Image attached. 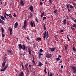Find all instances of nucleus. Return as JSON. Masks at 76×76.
<instances>
[{
    "label": "nucleus",
    "instance_id": "62",
    "mask_svg": "<svg viewBox=\"0 0 76 76\" xmlns=\"http://www.w3.org/2000/svg\"><path fill=\"white\" fill-rule=\"evenodd\" d=\"M62 63V61H60L59 62V63Z\"/></svg>",
    "mask_w": 76,
    "mask_h": 76
},
{
    "label": "nucleus",
    "instance_id": "16",
    "mask_svg": "<svg viewBox=\"0 0 76 76\" xmlns=\"http://www.w3.org/2000/svg\"><path fill=\"white\" fill-rule=\"evenodd\" d=\"M1 18L2 20H5V19L4 18V17L1 16Z\"/></svg>",
    "mask_w": 76,
    "mask_h": 76
},
{
    "label": "nucleus",
    "instance_id": "48",
    "mask_svg": "<svg viewBox=\"0 0 76 76\" xmlns=\"http://www.w3.org/2000/svg\"><path fill=\"white\" fill-rule=\"evenodd\" d=\"M46 35H48V31H47L46 32Z\"/></svg>",
    "mask_w": 76,
    "mask_h": 76
},
{
    "label": "nucleus",
    "instance_id": "25",
    "mask_svg": "<svg viewBox=\"0 0 76 76\" xmlns=\"http://www.w3.org/2000/svg\"><path fill=\"white\" fill-rule=\"evenodd\" d=\"M72 27H76V24H73L72 26Z\"/></svg>",
    "mask_w": 76,
    "mask_h": 76
},
{
    "label": "nucleus",
    "instance_id": "46",
    "mask_svg": "<svg viewBox=\"0 0 76 76\" xmlns=\"http://www.w3.org/2000/svg\"><path fill=\"white\" fill-rule=\"evenodd\" d=\"M46 17H43V20H44L45 19H46Z\"/></svg>",
    "mask_w": 76,
    "mask_h": 76
},
{
    "label": "nucleus",
    "instance_id": "63",
    "mask_svg": "<svg viewBox=\"0 0 76 76\" xmlns=\"http://www.w3.org/2000/svg\"><path fill=\"white\" fill-rule=\"evenodd\" d=\"M44 15V12H43L42 13V15Z\"/></svg>",
    "mask_w": 76,
    "mask_h": 76
},
{
    "label": "nucleus",
    "instance_id": "19",
    "mask_svg": "<svg viewBox=\"0 0 76 76\" xmlns=\"http://www.w3.org/2000/svg\"><path fill=\"white\" fill-rule=\"evenodd\" d=\"M30 25H31L32 28H33V27H34V25H33V23L32 21H31Z\"/></svg>",
    "mask_w": 76,
    "mask_h": 76
},
{
    "label": "nucleus",
    "instance_id": "36",
    "mask_svg": "<svg viewBox=\"0 0 76 76\" xmlns=\"http://www.w3.org/2000/svg\"><path fill=\"white\" fill-rule=\"evenodd\" d=\"M43 35H46V31L45 30V32L43 33Z\"/></svg>",
    "mask_w": 76,
    "mask_h": 76
},
{
    "label": "nucleus",
    "instance_id": "15",
    "mask_svg": "<svg viewBox=\"0 0 76 76\" xmlns=\"http://www.w3.org/2000/svg\"><path fill=\"white\" fill-rule=\"evenodd\" d=\"M18 25V23L17 22H16L14 25V27L15 28H17Z\"/></svg>",
    "mask_w": 76,
    "mask_h": 76
},
{
    "label": "nucleus",
    "instance_id": "4",
    "mask_svg": "<svg viewBox=\"0 0 76 76\" xmlns=\"http://www.w3.org/2000/svg\"><path fill=\"white\" fill-rule=\"evenodd\" d=\"M46 57L47 58H51V54L50 53L46 54Z\"/></svg>",
    "mask_w": 76,
    "mask_h": 76
},
{
    "label": "nucleus",
    "instance_id": "41",
    "mask_svg": "<svg viewBox=\"0 0 76 76\" xmlns=\"http://www.w3.org/2000/svg\"><path fill=\"white\" fill-rule=\"evenodd\" d=\"M28 51H30V50H31V48L29 47V48H28Z\"/></svg>",
    "mask_w": 76,
    "mask_h": 76
},
{
    "label": "nucleus",
    "instance_id": "21",
    "mask_svg": "<svg viewBox=\"0 0 76 76\" xmlns=\"http://www.w3.org/2000/svg\"><path fill=\"white\" fill-rule=\"evenodd\" d=\"M69 6H70V9H73V7H73L72 5L70 4H68Z\"/></svg>",
    "mask_w": 76,
    "mask_h": 76
},
{
    "label": "nucleus",
    "instance_id": "58",
    "mask_svg": "<svg viewBox=\"0 0 76 76\" xmlns=\"http://www.w3.org/2000/svg\"><path fill=\"white\" fill-rule=\"evenodd\" d=\"M46 37H47L46 38H48V37H49L48 35H46Z\"/></svg>",
    "mask_w": 76,
    "mask_h": 76
},
{
    "label": "nucleus",
    "instance_id": "6",
    "mask_svg": "<svg viewBox=\"0 0 76 76\" xmlns=\"http://www.w3.org/2000/svg\"><path fill=\"white\" fill-rule=\"evenodd\" d=\"M24 4H24L23 2L21 0L20 1V6H24Z\"/></svg>",
    "mask_w": 76,
    "mask_h": 76
},
{
    "label": "nucleus",
    "instance_id": "43",
    "mask_svg": "<svg viewBox=\"0 0 76 76\" xmlns=\"http://www.w3.org/2000/svg\"><path fill=\"white\" fill-rule=\"evenodd\" d=\"M39 56H43V54L42 53H39Z\"/></svg>",
    "mask_w": 76,
    "mask_h": 76
},
{
    "label": "nucleus",
    "instance_id": "5",
    "mask_svg": "<svg viewBox=\"0 0 76 76\" xmlns=\"http://www.w3.org/2000/svg\"><path fill=\"white\" fill-rule=\"evenodd\" d=\"M28 64L27 63L25 64L24 65V66H25L24 67L26 69V70H28Z\"/></svg>",
    "mask_w": 76,
    "mask_h": 76
},
{
    "label": "nucleus",
    "instance_id": "26",
    "mask_svg": "<svg viewBox=\"0 0 76 76\" xmlns=\"http://www.w3.org/2000/svg\"><path fill=\"white\" fill-rule=\"evenodd\" d=\"M1 29L2 32H4V29L3 28V27H1Z\"/></svg>",
    "mask_w": 76,
    "mask_h": 76
},
{
    "label": "nucleus",
    "instance_id": "38",
    "mask_svg": "<svg viewBox=\"0 0 76 76\" xmlns=\"http://www.w3.org/2000/svg\"><path fill=\"white\" fill-rule=\"evenodd\" d=\"M9 29L10 32H12V28L10 29Z\"/></svg>",
    "mask_w": 76,
    "mask_h": 76
},
{
    "label": "nucleus",
    "instance_id": "24",
    "mask_svg": "<svg viewBox=\"0 0 76 76\" xmlns=\"http://www.w3.org/2000/svg\"><path fill=\"white\" fill-rule=\"evenodd\" d=\"M28 52L29 53V54H30V55H32V53H31V50H28Z\"/></svg>",
    "mask_w": 76,
    "mask_h": 76
},
{
    "label": "nucleus",
    "instance_id": "57",
    "mask_svg": "<svg viewBox=\"0 0 76 76\" xmlns=\"http://www.w3.org/2000/svg\"><path fill=\"white\" fill-rule=\"evenodd\" d=\"M28 67H31V64L29 65L28 66Z\"/></svg>",
    "mask_w": 76,
    "mask_h": 76
},
{
    "label": "nucleus",
    "instance_id": "14",
    "mask_svg": "<svg viewBox=\"0 0 76 76\" xmlns=\"http://www.w3.org/2000/svg\"><path fill=\"white\" fill-rule=\"evenodd\" d=\"M5 63H6V62H4L2 63V66L3 67H4L5 66V65H6V64Z\"/></svg>",
    "mask_w": 76,
    "mask_h": 76
},
{
    "label": "nucleus",
    "instance_id": "17",
    "mask_svg": "<svg viewBox=\"0 0 76 76\" xmlns=\"http://www.w3.org/2000/svg\"><path fill=\"white\" fill-rule=\"evenodd\" d=\"M47 70V67H45V69L44 70V72L45 73V74H47V71H46Z\"/></svg>",
    "mask_w": 76,
    "mask_h": 76
},
{
    "label": "nucleus",
    "instance_id": "53",
    "mask_svg": "<svg viewBox=\"0 0 76 76\" xmlns=\"http://www.w3.org/2000/svg\"><path fill=\"white\" fill-rule=\"evenodd\" d=\"M6 68H4V67L3 69H4V71H5V70H6Z\"/></svg>",
    "mask_w": 76,
    "mask_h": 76
},
{
    "label": "nucleus",
    "instance_id": "50",
    "mask_svg": "<svg viewBox=\"0 0 76 76\" xmlns=\"http://www.w3.org/2000/svg\"><path fill=\"white\" fill-rule=\"evenodd\" d=\"M61 69H63V66L62 65L61 67Z\"/></svg>",
    "mask_w": 76,
    "mask_h": 76
},
{
    "label": "nucleus",
    "instance_id": "1",
    "mask_svg": "<svg viewBox=\"0 0 76 76\" xmlns=\"http://www.w3.org/2000/svg\"><path fill=\"white\" fill-rule=\"evenodd\" d=\"M18 47L20 51V50H21V49H22V50H23V51H25V46L24 44L23 45H22V44H19L18 45Z\"/></svg>",
    "mask_w": 76,
    "mask_h": 76
},
{
    "label": "nucleus",
    "instance_id": "23",
    "mask_svg": "<svg viewBox=\"0 0 76 76\" xmlns=\"http://www.w3.org/2000/svg\"><path fill=\"white\" fill-rule=\"evenodd\" d=\"M1 34H2V37H5V35H4V33L2 32Z\"/></svg>",
    "mask_w": 76,
    "mask_h": 76
},
{
    "label": "nucleus",
    "instance_id": "32",
    "mask_svg": "<svg viewBox=\"0 0 76 76\" xmlns=\"http://www.w3.org/2000/svg\"><path fill=\"white\" fill-rule=\"evenodd\" d=\"M57 10H56L54 11V13H57Z\"/></svg>",
    "mask_w": 76,
    "mask_h": 76
},
{
    "label": "nucleus",
    "instance_id": "33",
    "mask_svg": "<svg viewBox=\"0 0 76 76\" xmlns=\"http://www.w3.org/2000/svg\"><path fill=\"white\" fill-rule=\"evenodd\" d=\"M7 52H8V53H10V54L11 53V51H10L9 50H7Z\"/></svg>",
    "mask_w": 76,
    "mask_h": 76
},
{
    "label": "nucleus",
    "instance_id": "7",
    "mask_svg": "<svg viewBox=\"0 0 76 76\" xmlns=\"http://www.w3.org/2000/svg\"><path fill=\"white\" fill-rule=\"evenodd\" d=\"M24 76V74L23 73V72L22 71L21 72L19 75V76Z\"/></svg>",
    "mask_w": 76,
    "mask_h": 76
},
{
    "label": "nucleus",
    "instance_id": "12",
    "mask_svg": "<svg viewBox=\"0 0 76 76\" xmlns=\"http://www.w3.org/2000/svg\"><path fill=\"white\" fill-rule=\"evenodd\" d=\"M26 20H25L24 23V26H23L24 28H25V27H26Z\"/></svg>",
    "mask_w": 76,
    "mask_h": 76
},
{
    "label": "nucleus",
    "instance_id": "60",
    "mask_svg": "<svg viewBox=\"0 0 76 76\" xmlns=\"http://www.w3.org/2000/svg\"><path fill=\"white\" fill-rule=\"evenodd\" d=\"M75 29V28H73V27H71V29Z\"/></svg>",
    "mask_w": 76,
    "mask_h": 76
},
{
    "label": "nucleus",
    "instance_id": "56",
    "mask_svg": "<svg viewBox=\"0 0 76 76\" xmlns=\"http://www.w3.org/2000/svg\"><path fill=\"white\" fill-rule=\"evenodd\" d=\"M61 32H64L63 30H61Z\"/></svg>",
    "mask_w": 76,
    "mask_h": 76
},
{
    "label": "nucleus",
    "instance_id": "37",
    "mask_svg": "<svg viewBox=\"0 0 76 76\" xmlns=\"http://www.w3.org/2000/svg\"><path fill=\"white\" fill-rule=\"evenodd\" d=\"M35 20H36V22H38V19L37 18V17H36V19H35Z\"/></svg>",
    "mask_w": 76,
    "mask_h": 76
},
{
    "label": "nucleus",
    "instance_id": "40",
    "mask_svg": "<svg viewBox=\"0 0 76 76\" xmlns=\"http://www.w3.org/2000/svg\"><path fill=\"white\" fill-rule=\"evenodd\" d=\"M43 38L44 39H45V37H46V36L45 35H43Z\"/></svg>",
    "mask_w": 76,
    "mask_h": 76
},
{
    "label": "nucleus",
    "instance_id": "64",
    "mask_svg": "<svg viewBox=\"0 0 76 76\" xmlns=\"http://www.w3.org/2000/svg\"><path fill=\"white\" fill-rule=\"evenodd\" d=\"M58 57H59V58H60V57H61V56H60V55H59L58 56Z\"/></svg>",
    "mask_w": 76,
    "mask_h": 76
},
{
    "label": "nucleus",
    "instance_id": "27",
    "mask_svg": "<svg viewBox=\"0 0 76 76\" xmlns=\"http://www.w3.org/2000/svg\"><path fill=\"white\" fill-rule=\"evenodd\" d=\"M7 16H9L10 18H12V16L11 15V14L8 15Z\"/></svg>",
    "mask_w": 76,
    "mask_h": 76
},
{
    "label": "nucleus",
    "instance_id": "52",
    "mask_svg": "<svg viewBox=\"0 0 76 76\" xmlns=\"http://www.w3.org/2000/svg\"><path fill=\"white\" fill-rule=\"evenodd\" d=\"M67 38L68 39V41H70V39H69V38L68 37H67Z\"/></svg>",
    "mask_w": 76,
    "mask_h": 76
},
{
    "label": "nucleus",
    "instance_id": "8",
    "mask_svg": "<svg viewBox=\"0 0 76 76\" xmlns=\"http://www.w3.org/2000/svg\"><path fill=\"white\" fill-rule=\"evenodd\" d=\"M0 23H1L2 25H4V21L1 18H0Z\"/></svg>",
    "mask_w": 76,
    "mask_h": 76
},
{
    "label": "nucleus",
    "instance_id": "51",
    "mask_svg": "<svg viewBox=\"0 0 76 76\" xmlns=\"http://www.w3.org/2000/svg\"><path fill=\"white\" fill-rule=\"evenodd\" d=\"M40 4L41 6H42V2H40Z\"/></svg>",
    "mask_w": 76,
    "mask_h": 76
},
{
    "label": "nucleus",
    "instance_id": "59",
    "mask_svg": "<svg viewBox=\"0 0 76 76\" xmlns=\"http://www.w3.org/2000/svg\"><path fill=\"white\" fill-rule=\"evenodd\" d=\"M5 14L6 15H7V16H8V15H8L6 13V12H5Z\"/></svg>",
    "mask_w": 76,
    "mask_h": 76
},
{
    "label": "nucleus",
    "instance_id": "9",
    "mask_svg": "<svg viewBox=\"0 0 76 76\" xmlns=\"http://www.w3.org/2000/svg\"><path fill=\"white\" fill-rule=\"evenodd\" d=\"M66 23H67V21H66V19H64L63 22V24H64V25H66Z\"/></svg>",
    "mask_w": 76,
    "mask_h": 76
},
{
    "label": "nucleus",
    "instance_id": "35",
    "mask_svg": "<svg viewBox=\"0 0 76 76\" xmlns=\"http://www.w3.org/2000/svg\"><path fill=\"white\" fill-rule=\"evenodd\" d=\"M30 15H31V17H33V16H34V15H33V14H32V13H30Z\"/></svg>",
    "mask_w": 76,
    "mask_h": 76
},
{
    "label": "nucleus",
    "instance_id": "20",
    "mask_svg": "<svg viewBox=\"0 0 76 76\" xmlns=\"http://www.w3.org/2000/svg\"><path fill=\"white\" fill-rule=\"evenodd\" d=\"M37 41H41V39L40 37L37 38L36 39Z\"/></svg>",
    "mask_w": 76,
    "mask_h": 76
},
{
    "label": "nucleus",
    "instance_id": "34",
    "mask_svg": "<svg viewBox=\"0 0 76 76\" xmlns=\"http://www.w3.org/2000/svg\"><path fill=\"white\" fill-rule=\"evenodd\" d=\"M4 17L5 18L7 19V17H6V15L4 14Z\"/></svg>",
    "mask_w": 76,
    "mask_h": 76
},
{
    "label": "nucleus",
    "instance_id": "45",
    "mask_svg": "<svg viewBox=\"0 0 76 76\" xmlns=\"http://www.w3.org/2000/svg\"><path fill=\"white\" fill-rule=\"evenodd\" d=\"M67 9H68V12H70V8H68Z\"/></svg>",
    "mask_w": 76,
    "mask_h": 76
},
{
    "label": "nucleus",
    "instance_id": "11",
    "mask_svg": "<svg viewBox=\"0 0 76 76\" xmlns=\"http://www.w3.org/2000/svg\"><path fill=\"white\" fill-rule=\"evenodd\" d=\"M42 26H43L45 31H46V30H47V28H46V27H45V24H44V23H43L42 24Z\"/></svg>",
    "mask_w": 76,
    "mask_h": 76
},
{
    "label": "nucleus",
    "instance_id": "29",
    "mask_svg": "<svg viewBox=\"0 0 76 76\" xmlns=\"http://www.w3.org/2000/svg\"><path fill=\"white\" fill-rule=\"evenodd\" d=\"M67 47H68V45H67L65 47V50H67Z\"/></svg>",
    "mask_w": 76,
    "mask_h": 76
},
{
    "label": "nucleus",
    "instance_id": "44",
    "mask_svg": "<svg viewBox=\"0 0 76 76\" xmlns=\"http://www.w3.org/2000/svg\"><path fill=\"white\" fill-rule=\"evenodd\" d=\"M1 72H4V69H1Z\"/></svg>",
    "mask_w": 76,
    "mask_h": 76
},
{
    "label": "nucleus",
    "instance_id": "13",
    "mask_svg": "<svg viewBox=\"0 0 76 76\" xmlns=\"http://www.w3.org/2000/svg\"><path fill=\"white\" fill-rule=\"evenodd\" d=\"M43 65V64H42V63L39 62V65H38V66H42Z\"/></svg>",
    "mask_w": 76,
    "mask_h": 76
},
{
    "label": "nucleus",
    "instance_id": "30",
    "mask_svg": "<svg viewBox=\"0 0 76 76\" xmlns=\"http://www.w3.org/2000/svg\"><path fill=\"white\" fill-rule=\"evenodd\" d=\"M56 59V60H57V61H58L59 60H60V59L59 58V57L57 58Z\"/></svg>",
    "mask_w": 76,
    "mask_h": 76
},
{
    "label": "nucleus",
    "instance_id": "2",
    "mask_svg": "<svg viewBox=\"0 0 76 76\" xmlns=\"http://www.w3.org/2000/svg\"><path fill=\"white\" fill-rule=\"evenodd\" d=\"M72 69L73 70V72L74 73H76V67L74 66H72L71 67Z\"/></svg>",
    "mask_w": 76,
    "mask_h": 76
},
{
    "label": "nucleus",
    "instance_id": "28",
    "mask_svg": "<svg viewBox=\"0 0 76 76\" xmlns=\"http://www.w3.org/2000/svg\"><path fill=\"white\" fill-rule=\"evenodd\" d=\"M66 6L67 7V9L70 8V6H69V5L66 4Z\"/></svg>",
    "mask_w": 76,
    "mask_h": 76
},
{
    "label": "nucleus",
    "instance_id": "31",
    "mask_svg": "<svg viewBox=\"0 0 76 76\" xmlns=\"http://www.w3.org/2000/svg\"><path fill=\"white\" fill-rule=\"evenodd\" d=\"M43 52V50H42V49H40V50H39V52L40 53H42Z\"/></svg>",
    "mask_w": 76,
    "mask_h": 76
},
{
    "label": "nucleus",
    "instance_id": "3",
    "mask_svg": "<svg viewBox=\"0 0 76 76\" xmlns=\"http://www.w3.org/2000/svg\"><path fill=\"white\" fill-rule=\"evenodd\" d=\"M29 9L31 12H34V10H33V9H34V7H33V6L31 5L30 6Z\"/></svg>",
    "mask_w": 76,
    "mask_h": 76
},
{
    "label": "nucleus",
    "instance_id": "39",
    "mask_svg": "<svg viewBox=\"0 0 76 76\" xmlns=\"http://www.w3.org/2000/svg\"><path fill=\"white\" fill-rule=\"evenodd\" d=\"M72 4L74 6V7H75L76 6V4L75 3H73Z\"/></svg>",
    "mask_w": 76,
    "mask_h": 76
},
{
    "label": "nucleus",
    "instance_id": "49",
    "mask_svg": "<svg viewBox=\"0 0 76 76\" xmlns=\"http://www.w3.org/2000/svg\"><path fill=\"white\" fill-rule=\"evenodd\" d=\"M13 16L14 17H16V15H15V14L14 13L13 15Z\"/></svg>",
    "mask_w": 76,
    "mask_h": 76
},
{
    "label": "nucleus",
    "instance_id": "47",
    "mask_svg": "<svg viewBox=\"0 0 76 76\" xmlns=\"http://www.w3.org/2000/svg\"><path fill=\"white\" fill-rule=\"evenodd\" d=\"M33 64H34V66H35V65L36 64L35 63V62H34L33 63Z\"/></svg>",
    "mask_w": 76,
    "mask_h": 76
},
{
    "label": "nucleus",
    "instance_id": "54",
    "mask_svg": "<svg viewBox=\"0 0 76 76\" xmlns=\"http://www.w3.org/2000/svg\"><path fill=\"white\" fill-rule=\"evenodd\" d=\"M6 68H4V67L3 69H4V71H5V70H6Z\"/></svg>",
    "mask_w": 76,
    "mask_h": 76
},
{
    "label": "nucleus",
    "instance_id": "42",
    "mask_svg": "<svg viewBox=\"0 0 76 76\" xmlns=\"http://www.w3.org/2000/svg\"><path fill=\"white\" fill-rule=\"evenodd\" d=\"M38 58H39V59H40V58H41V56L39 55V56H38Z\"/></svg>",
    "mask_w": 76,
    "mask_h": 76
},
{
    "label": "nucleus",
    "instance_id": "18",
    "mask_svg": "<svg viewBox=\"0 0 76 76\" xmlns=\"http://www.w3.org/2000/svg\"><path fill=\"white\" fill-rule=\"evenodd\" d=\"M21 66H22V67L24 70H25V68H24V66H23V64L22 63L21 64Z\"/></svg>",
    "mask_w": 76,
    "mask_h": 76
},
{
    "label": "nucleus",
    "instance_id": "22",
    "mask_svg": "<svg viewBox=\"0 0 76 76\" xmlns=\"http://www.w3.org/2000/svg\"><path fill=\"white\" fill-rule=\"evenodd\" d=\"M76 49H75V47L74 46H72V50L74 51H75V50Z\"/></svg>",
    "mask_w": 76,
    "mask_h": 76
},
{
    "label": "nucleus",
    "instance_id": "61",
    "mask_svg": "<svg viewBox=\"0 0 76 76\" xmlns=\"http://www.w3.org/2000/svg\"><path fill=\"white\" fill-rule=\"evenodd\" d=\"M8 66H7V65H6L5 66V68H7V67Z\"/></svg>",
    "mask_w": 76,
    "mask_h": 76
},
{
    "label": "nucleus",
    "instance_id": "55",
    "mask_svg": "<svg viewBox=\"0 0 76 76\" xmlns=\"http://www.w3.org/2000/svg\"><path fill=\"white\" fill-rule=\"evenodd\" d=\"M6 68H4V67L3 69H4V71H5V70H6Z\"/></svg>",
    "mask_w": 76,
    "mask_h": 76
},
{
    "label": "nucleus",
    "instance_id": "10",
    "mask_svg": "<svg viewBox=\"0 0 76 76\" xmlns=\"http://www.w3.org/2000/svg\"><path fill=\"white\" fill-rule=\"evenodd\" d=\"M50 51H51V52H53V51H54L55 50V48H50Z\"/></svg>",
    "mask_w": 76,
    "mask_h": 76
}]
</instances>
